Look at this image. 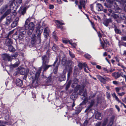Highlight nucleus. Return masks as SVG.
<instances>
[{
	"label": "nucleus",
	"instance_id": "obj_49",
	"mask_svg": "<svg viewBox=\"0 0 126 126\" xmlns=\"http://www.w3.org/2000/svg\"><path fill=\"white\" fill-rule=\"evenodd\" d=\"M94 100H92L90 105V107H92L94 105Z\"/></svg>",
	"mask_w": 126,
	"mask_h": 126
},
{
	"label": "nucleus",
	"instance_id": "obj_38",
	"mask_svg": "<svg viewBox=\"0 0 126 126\" xmlns=\"http://www.w3.org/2000/svg\"><path fill=\"white\" fill-rule=\"evenodd\" d=\"M115 89L117 93L118 94L119 93V92L121 89V88L120 87H117L115 88Z\"/></svg>",
	"mask_w": 126,
	"mask_h": 126
},
{
	"label": "nucleus",
	"instance_id": "obj_19",
	"mask_svg": "<svg viewBox=\"0 0 126 126\" xmlns=\"http://www.w3.org/2000/svg\"><path fill=\"white\" fill-rule=\"evenodd\" d=\"M65 74L64 73H63L62 75H61L59 78V81H62L64 80L65 79Z\"/></svg>",
	"mask_w": 126,
	"mask_h": 126
},
{
	"label": "nucleus",
	"instance_id": "obj_37",
	"mask_svg": "<svg viewBox=\"0 0 126 126\" xmlns=\"http://www.w3.org/2000/svg\"><path fill=\"white\" fill-rule=\"evenodd\" d=\"M71 83V81H70L68 82V83L66 85V90H67L69 88Z\"/></svg>",
	"mask_w": 126,
	"mask_h": 126
},
{
	"label": "nucleus",
	"instance_id": "obj_41",
	"mask_svg": "<svg viewBox=\"0 0 126 126\" xmlns=\"http://www.w3.org/2000/svg\"><path fill=\"white\" fill-rule=\"evenodd\" d=\"M69 54L71 58H74L75 57V56L74 54L70 51H69Z\"/></svg>",
	"mask_w": 126,
	"mask_h": 126
},
{
	"label": "nucleus",
	"instance_id": "obj_30",
	"mask_svg": "<svg viewBox=\"0 0 126 126\" xmlns=\"http://www.w3.org/2000/svg\"><path fill=\"white\" fill-rule=\"evenodd\" d=\"M114 118L113 117H111L110 118V121L108 125L107 126H111L113 124Z\"/></svg>",
	"mask_w": 126,
	"mask_h": 126
},
{
	"label": "nucleus",
	"instance_id": "obj_6",
	"mask_svg": "<svg viewBox=\"0 0 126 126\" xmlns=\"http://www.w3.org/2000/svg\"><path fill=\"white\" fill-rule=\"evenodd\" d=\"M41 72V70H40L39 72L36 73L35 74H34V76L32 77V84L34 86H36L38 85V79L39 76Z\"/></svg>",
	"mask_w": 126,
	"mask_h": 126
},
{
	"label": "nucleus",
	"instance_id": "obj_29",
	"mask_svg": "<svg viewBox=\"0 0 126 126\" xmlns=\"http://www.w3.org/2000/svg\"><path fill=\"white\" fill-rule=\"evenodd\" d=\"M55 23H56L57 25H58V24H59L60 25H64L65 24V23L63 22V21H60L58 20H56L55 22Z\"/></svg>",
	"mask_w": 126,
	"mask_h": 126
},
{
	"label": "nucleus",
	"instance_id": "obj_46",
	"mask_svg": "<svg viewBox=\"0 0 126 126\" xmlns=\"http://www.w3.org/2000/svg\"><path fill=\"white\" fill-rule=\"evenodd\" d=\"M6 16L4 14L0 18V21H1Z\"/></svg>",
	"mask_w": 126,
	"mask_h": 126
},
{
	"label": "nucleus",
	"instance_id": "obj_44",
	"mask_svg": "<svg viewBox=\"0 0 126 126\" xmlns=\"http://www.w3.org/2000/svg\"><path fill=\"white\" fill-rule=\"evenodd\" d=\"M69 43L72 45V46L74 47H75L76 45V43H72V41H69Z\"/></svg>",
	"mask_w": 126,
	"mask_h": 126
},
{
	"label": "nucleus",
	"instance_id": "obj_26",
	"mask_svg": "<svg viewBox=\"0 0 126 126\" xmlns=\"http://www.w3.org/2000/svg\"><path fill=\"white\" fill-rule=\"evenodd\" d=\"M112 96L113 98H115V100L118 101L119 103H121V102L119 100V99L116 95L115 93H114L112 94Z\"/></svg>",
	"mask_w": 126,
	"mask_h": 126
},
{
	"label": "nucleus",
	"instance_id": "obj_12",
	"mask_svg": "<svg viewBox=\"0 0 126 126\" xmlns=\"http://www.w3.org/2000/svg\"><path fill=\"white\" fill-rule=\"evenodd\" d=\"M122 74V73H119L118 72H115L112 73V76L115 79H116L119 78L121 76V75Z\"/></svg>",
	"mask_w": 126,
	"mask_h": 126
},
{
	"label": "nucleus",
	"instance_id": "obj_50",
	"mask_svg": "<svg viewBox=\"0 0 126 126\" xmlns=\"http://www.w3.org/2000/svg\"><path fill=\"white\" fill-rule=\"evenodd\" d=\"M83 67H85V68H87L88 70V66L86 63H83Z\"/></svg>",
	"mask_w": 126,
	"mask_h": 126
},
{
	"label": "nucleus",
	"instance_id": "obj_62",
	"mask_svg": "<svg viewBox=\"0 0 126 126\" xmlns=\"http://www.w3.org/2000/svg\"><path fill=\"white\" fill-rule=\"evenodd\" d=\"M49 8L50 9H52L54 8V6L53 5H50L49 6Z\"/></svg>",
	"mask_w": 126,
	"mask_h": 126
},
{
	"label": "nucleus",
	"instance_id": "obj_51",
	"mask_svg": "<svg viewBox=\"0 0 126 126\" xmlns=\"http://www.w3.org/2000/svg\"><path fill=\"white\" fill-rule=\"evenodd\" d=\"M108 11L109 12H110V14H109L108 15L110 16V14H113L112 13L113 11L111 9H109L108 10Z\"/></svg>",
	"mask_w": 126,
	"mask_h": 126
},
{
	"label": "nucleus",
	"instance_id": "obj_40",
	"mask_svg": "<svg viewBox=\"0 0 126 126\" xmlns=\"http://www.w3.org/2000/svg\"><path fill=\"white\" fill-rule=\"evenodd\" d=\"M8 8V6L7 5H5L2 8V10L3 12L5 11Z\"/></svg>",
	"mask_w": 126,
	"mask_h": 126
},
{
	"label": "nucleus",
	"instance_id": "obj_35",
	"mask_svg": "<svg viewBox=\"0 0 126 126\" xmlns=\"http://www.w3.org/2000/svg\"><path fill=\"white\" fill-rule=\"evenodd\" d=\"M14 31V30H13L10 31L8 34H7V36L5 37L6 38H8L10 35L12 34L13 33Z\"/></svg>",
	"mask_w": 126,
	"mask_h": 126
},
{
	"label": "nucleus",
	"instance_id": "obj_5",
	"mask_svg": "<svg viewBox=\"0 0 126 126\" xmlns=\"http://www.w3.org/2000/svg\"><path fill=\"white\" fill-rule=\"evenodd\" d=\"M26 31H20L19 32L18 31L16 32L15 34L13 35V37H15L16 35H17V34L18 32H19L18 34V36L16 39H18L20 40H22L23 39L24 35L26 33Z\"/></svg>",
	"mask_w": 126,
	"mask_h": 126
},
{
	"label": "nucleus",
	"instance_id": "obj_7",
	"mask_svg": "<svg viewBox=\"0 0 126 126\" xmlns=\"http://www.w3.org/2000/svg\"><path fill=\"white\" fill-rule=\"evenodd\" d=\"M13 2L10 4L11 8L14 9L15 7L16 8L18 7L19 5L22 2V0H12Z\"/></svg>",
	"mask_w": 126,
	"mask_h": 126
},
{
	"label": "nucleus",
	"instance_id": "obj_11",
	"mask_svg": "<svg viewBox=\"0 0 126 126\" xmlns=\"http://www.w3.org/2000/svg\"><path fill=\"white\" fill-rule=\"evenodd\" d=\"M49 30L48 27H46L44 29V35L45 38H47L49 35Z\"/></svg>",
	"mask_w": 126,
	"mask_h": 126
},
{
	"label": "nucleus",
	"instance_id": "obj_34",
	"mask_svg": "<svg viewBox=\"0 0 126 126\" xmlns=\"http://www.w3.org/2000/svg\"><path fill=\"white\" fill-rule=\"evenodd\" d=\"M72 69L70 68L68 73L67 74V79H69L72 72Z\"/></svg>",
	"mask_w": 126,
	"mask_h": 126
},
{
	"label": "nucleus",
	"instance_id": "obj_31",
	"mask_svg": "<svg viewBox=\"0 0 126 126\" xmlns=\"http://www.w3.org/2000/svg\"><path fill=\"white\" fill-rule=\"evenodd\" d=\"M8 47V49L9 51L11 52H13L15 51V48L13 47L11 45Z\"/></svg>",
	"mask_w": 126,
	"mask_h": 126
},
{
	"label": "nucleus",
	"instance_id": "obj_57",
	"mask_svg": "<svg viewBox=\"0 0 126 126\" xmlns=\"http://www.w3.org/2000/svg\"><path fill=\"white\" fill-rule=\"evenodd\" d=\"M101 124V123L98 122L96 124L95 126H100Z\"/></svg>",
	"mask_w": 126,
	"mask_h": 126
},
{
	"label": "nucleus",
	"instance_id": "obj_3",
	"mask_svg": "<svg viewBox=\"0 0 126 126\" xmlns=\"http://www.w3.org/2000/svg\"><path fill=\"white\" fill-rule=\"evenodd\" d=\"M42 65L39 69L37 73L39 72L40 70L41 71L42 70L43 72L46 71L48 68L50 67L51 66V65H48L47 64L49 62V59L48 58L46 55H44L42 57Z\"/></svg>",
	"mask_w": 126,
	"mask_h": 126
},
{
	"label": "nucleus",
	"instance_id": "obj_28",
	"mask_svg": "<svg viewBox=\"0 0 126 126\" xmlns=\"http://www.w3.org/2000/svg\"><path fill=\"white\" fill-rule=\"evenodd\" d=\"M10 9H8L5 13L4 14L6 16L9 14L11 11L13 10L14 9H12L11 8V5L10 4L9 6V8Z\"/></svg>",
	"mask_w": 126,
	"mask_h": 126
},
{
	"label": "nucleus",
	"instance_id": "obj_45",
	"mask_svg": "<svg viewBox=\"0 0 126 126\" xmlns=\"http://www.w3.org/2000/svg\"><path fill=\"white\" fill-rule=\"evenodd\" d=\"M84 56L86 58L88 59H89L91 57V56L90 55L88 54H85L84 55Z\"/></svg>",
	"mask_w": 126,
	"mask_h": 126
},
{
	"label": "nucleus",
	"instance_id": "obj_25",
	"mask_svg": "<svg viewBox=\"0 0 126 126\" xmlns=\"http://www.w3.org/2000/svg\"><path fill=\"white\" fill-rule=\"evenodd\" d=\"M96 8L98 11H101L102 10L103 7L101 4L99 3L97 4Z\"/></svg>",
	"mask_w": 126,
	"mask_h": 126
},
{
	"label": "nucleus",
	"instance_id": "obj_15",
	"mask_svg": "<svg viewBox=\"0 0 126 126\" xmlns=\"http://www.w3.org/2000/svg\"><path fill=\"white\" fill-rule=\"evenodd\" d=\"M18 20V18L17 17L15 18V20L11 24V26L12 28H14L16 26Z\"/></svg>",
	"mask_w": 126,
	"mask_h": 126
},
{
	"label": "nucleus",
	"instance_id": "obj_21",
	"mask_svg": "<svg viewBox=\"0 0 126 126\" xmlns=\"http://www.w3.org/2000/svg\"><path fill=\"white\" fill-rule=\"evenodd\" d=\"M16 85L20 86H21L23 84L22 81L18 78L16 79Z\"/></svg>",
	"mask_w": 126,
	"mask_h": 126
},
{
	"label": "nucleus",
	"instance_id": "obj_53",
	"mask_svg": "<svg viewBox=\"0 0 126 126\" xmlns=\"http://www.w3.org/2000/svg\"><path fill=\"white\" fill-rule=\"evenodd\" d=\"M112 83L113 84L116 85H117L118 84V82L116 81H113L112 82Z\"/></svg>",
	"mask_w": 126,
	"mask_h": 126
},
{
	"label": "nucleus",
	"instance_id": "obj_27",
	"mask_svg": "<svg viewBox=\"0 0 126 126\" xmlns=\"http://www.w3.org/2000/svg\"><path fill=\"white\" fill-rule=\"evenodd\" d=\"M12 21L11 16H8L6 18V24L8 25L10 24Z\"/></svg>",
	"mask_w": 126,
	"mask_h": 126
},
{
	"label": "nucleus",
	"instance_id": "obj_58",
	"mask_svg": "<svg viewBox=\"0 0 126 126\" xmlns=\"http://www.w3.org/2000/svg\"><path fill=\"white\" fill-rule=\"evenodd\" d=\"M59 4H61L62 3V2L61 0H55V1Z\"/></svg>",
	"mask_w": 126,
	"mask_h": 126
},
{
	"label": "nucleus",
	"instance_id": "obj_47",
	"mask_svg": "<svg viewBox=\"0 0 126 126\" xmlns=\"http://www.w3.org/2000/svg\"><path fill=\"white\" fill-rule=\"evenodd\" d=\"M88 123V121L86 120L85 121L83 125V126H87Z\"/></svg>",
	"mask_w": 126,
	"mask_h": 126
},
{
	"label": "nucleus",
	"instance_id": "obj_13",
	"mask_svg": "<svg viewBox=\"0 0 126 126\" xmlns=\"http://www.w3.org/2000/svg\"><path fill=\"white\" fill-rule=\"evenodd\" d=\"M26 8H23L22 7H20L19 10V13L20 14L24 15L26 12Z\"/></svg>",
	"mask_w": 126,
	"mask_h": 126
},
{
	"label": "nucleus",
	"instance_id": "obj_2",
	"mask_svg": "<svg viewBox=\"0 0 126 126\" xmlns=\"http://www.w3.org/2000/svg\"><path fill=\"white\" fill-rule=\"evenodd\" d=\"M38 31L39 33H38L37 37H36L35 34H33L31 37V43L32 44H34L35 43L39 44L41 42V35L42 32L43 31L42 29H37L36 30V33H38Z\"/></svg>",
	"mask_w": 126,
	"mask_h": 126
},
{
	"label": "nucleus",
	"instance_id": "obj_14",
	"mask_svg": "<svg viewBox=\"0 0 126 126\" xmlns=\"http://www.w3.org/2000/svg\"><path fill=\"white\" fill-rule=\"evenodd\" d=\"M95 118L97 119L101 120L102 118V114L98 112H97L95 114Z\"/></svg>",
	"mask_w": 126,
	"mask_h": 126
},
{
	"label": "nucleus",
	"instance_id": "obj_17",
	"mask_svg": "<svg viewBox=\"0 0 126 126\" xmlns=\"http://www.w3.org/2000/svg\"><path fill=\"white\" fill-rule=\"evenodd\" d=\"M5 43L6 46L8 47L11 45L12 43V41L10 39L7 38L6 40Z\"/></svg>",
	"mask_w": 126,
	"mask_h": 126
},
{
	"label": "nucleus",
	"instance_id": "obj_60",
	"mask_svg": "<svg viewBox=\"0 0 126 126\" xmlns=\"http://www.w3.org/2000/svg\"><path fill=\"white\" fill-rule=\"evenodd\" d=\"M115 70V69H111L109 70V73H111Z\"/></svg>",
	"mask_w": 126,
	"mask_h": 126
},
{
	"label": "nucleus",
	"instance_id": "obj_18",
	"mask_svg": "<svg viewBox=\"0 0 126 126\" xmlns=\"http://www.w3.org/2000/svg\"><path fill=\"white\" fill-rule=\"evenodd\" d=\"M119 19H117L116 21H117V22L119 23L120 22V20L121 19H124V17H125V16L124 15L123 13H120L119 14Z\"/></svg>",
	"mask_w": 126,
	"mask_h": 126
},
{
	"label": "nucleus",
	"instance_id": "obj_24",
	"mask_svg": "<svg viewBox=\"0 0 126 126\" xmlns=\"http://www.w3.org/2000/svg\"><path fill=\"white\" fill-rule=\"evenodd\" d=\"M110 15L112 16L114 19L119 20V14H110Z\"/></svg>",
	"mask_w": 126,
	"mask_h": 126
},
{
	"label": "nucleus",
	"instance_id": "obj_10",
	"mask_svg": "<svg viewBox=\"0 0 126 126\" xmlns=\"http://www.w3.org/2000/svg\"><path fill=\"white\" fill-rule=\"evenodd\" d=\"M87 0H80L79 1L80 5H78V8L80 9L82 8V6L83 7L85 6V5L87 3Z\"/></svg>",
	"mask_w": 126,
	"mask_h": 126
},
{
	"label": "nucleus",
	"instance_id": "obj_48",
	"mask_svg": "<svg viewBox=\"0 0 126 126\" xmlns=\"http://www.w3.org/2000/svg\"><path fill=\"white\" fill-rule=\"evenodd\" d=\"M83 66V63H80L78 64L79 67L81 69L82 68Z\"/></svg>",
	"mask_w": 126,
	"mask_h": 126
},
{
	"label": "nucleus",
	"instance_id": "obj_33",
	"mask_svg": "<svg viewBox=\"0 0 126 126\" xmlns=\"http://www.w3.org/2000/svg\"><path fill=\"white\" fill-rule=\"evenodd\" d=\"M58 63H57L56 65V66L55 68L53 70V72L54 74H56L57 73V70H58Z\"/></svg>",
	"mask_w": 126,
	"mask_h": 126
},
{
	"label": "nucleus",
	"instance_id": "obj_61",
	"mask_svg": "<svg viewBox=\"0 0 126 126\" xmlns=\"http://www.w3.org/2000/svg\"><path fill=\"white\" fill-rule=\"evenodd\" d=\"M106 94L108 98H109L110 97V93L108 92H107Z\"/></svg>",
	"mask_w": 126,
	"mask_h": 126
},
{
	"label": "nucleus",
	"instance_id": "obj_42",
	"mask_svg": "<svg viewBox=\"0 0 126 126\" xmlns=\"http://www.w3.org/2000/svg\"><path fill=\"white\" fill-rule=\"evenodd\" d=\"M125 93L124 92H122L119 93L118 94V95L121 96H122L125 95Z\"/></svg>",
	"mask_w": 126,
	"mask_h": 126
},
{
	"label": "nucleus",
	"instance_id": "obj_4",
	"mask_svg": "<svg viewBox=\"0 0 126 126\" xmlns=\"http://www.w3.org/2000/svg\"><path fill=\"white\" fill-rule=\"evenodd\" d=\"M28 19L26 20L25 23V29L27 34L29 35H31L34 29V25L33 22L30 23L28 25Z\"/></svg>",
	"mask_w": 126,
	"mask_h": 126
},
{
	"label": "nucleus",
	"instance_id": "obj_32",
	"mask_svg": "<svg viewBox=\"0 0 126 126\" xmlns=\"http://www.w3.org/2000/svg\"><path fill=\"white\" fill-rule=\"evenodd\" d=\"M52 49L53 51H56L58 50V48L56 45L54 44L52 47Z\"/></svg>",
	"mask_w": 126,
	"mask_h": 126
},
{
	"label": "nucleus",
	"instance_id": "obj_22",
	"mask_svg": "<svg viewBox=\"0 0 126 126\" xmlns=\"http://www.w3.org/2000/svg\"><path fill=\"white\" fill-rule=\"evenodd\" d=\"M69 61L68 62L67 61L66 58L65 57H63L62 60V64L65 66L69 65L68 63H69Z\"/></svg>",
	"mask_w": 126,
	"mask_h": 126
},
{
	"label": "nucleus",
	"instance_id": "obj_56",
	"mask_svg": "<svg viewBox=\"0 0 126 126\" xmlns=\"http://www.w3.org/2000/svg\"><path fill=\"white\" fill-rule=\"evenodd\" d=\"M91 107H90V105L85 110V112H87Z\"/></svg>",
	"mask_w": 126,
	"mask_h": 126
},
{
	"label": "nucleus",
	"instance_id": "obj_39",
	"mask_svg": "<svg viewBox=\"0 0 126 126\" xmlns=\"http://www.w3.org/2000/svg\"><path fill=\"white\" fill-rule=\"evenodd\" d=\"M114 30L115 32L117 33H120L121 32V31L117 27L115 28Z\"/></svg>",
	"mask_w": 126,
	"mask_h": 126
},
{
	"label": "nucleus",
	"instance_id": "obj_63",
	"mask_svg": "<svg viewBox=\"0 0 126 126\" xmlns=\"http://www.w3.org/2000/svg\"><path fill=\"white\" fill-rule=\"evenodd\" d=\"M98 36L99 37V38H100V40H101V39L100 37H102L101 34V33L99 32H98Z\"/></svg>",
	"mask_w": 126,
	"mask_h": 126
},
{
	"label": "nucleus",
	"instance_id": "obj_64",
	"mask_svg": "<svg viewBox=\"0 0 126 126\" xmlns=\"http://www.w3.org/2000/svg\"><path fill=\"white\" fill-rule=\"evenodd\" d=\"M96 67L98 69H100L101 68V67L99 65H97L96 66Z\"/></svg>",
	"mask_w": 126,
	"mask_h": 126
},
{
	"label": "nucleus",
	"instance_id": "obj_8",
	"mask_svg": "<svg viewBox=\"0 0 126 126\" xmlns=\"http://www.w3.org/2000/svg\"><path fill=\"white\" fill-rule=\"evenodd\" d=\"M20 74L24 75L25 77H26V75L29 72V70L28 69H25L24 68H22L20 70Z\"/></svg>",
	"mask_w": 126,
	"mask_h": 126
},
{
	"label": "nucleus",
	"instance_id": "obj_1",
	"mask_svg": "<svg viewBox=\"0 0 126 126\" xmlns=\"http://www.w3.org/2000/svg\"><path fill=\"white\" fill-rule=\"evenodd\" d=\"M72 84V87L73 88H76L77 89H79V94L81 95V98L83 100L79 106L76 109L75 113L78 114L81 111L83 107L82 105H85L86 104V101H87L88 98L86 96V89H84V86L83 85L80 86L79 85H78L77 84L79 82L78 80L76 78H75L73 80H70Z\"/></svg>",
	"mask_w": 126,
	"mask_h": 126
},
{
	"label": "nucleus",
	"instance_id": "obj_9",
	"mask_svg": "<svg viewBox=\"0 0 126 126\" xmlns=\"http://www.w3.org/2000/svg\"><path fill=\"white\" fill-rule=\"evenodd\" d=\"M2 57L3 60L8 61H11V57L10 56L7 54H3L2 56Z\"/></svg>",
	"mask_w": 126,
	"mask_h": 126
},
{
	"label": "nucleus",
	"instance_id": "obj_36",
	"mask_svg": "<svg viewBox=\"0 0 126 126\" xmlns=\"http://www.w3.org/2000/svg\"><path fill=\"white\" fill-rule=\"evenodd\" d=\"M108 121L107 119H105L103 123L102 126H105L107 123Z\"/></svg>",
	"mask_w": 126,
	"mask_h": 126
},
{
	"label": "nucleus",
	"instance_id": "obj_55",
	"mask_svg": "<svg viewBox=\"0 0 126 126\" xmlns=\"http://www.w3.org/2000/svg\"><path fill=\"white\" fill-rule=\"evenodd\" d=\"M101 44L102 46L103 47V48L105 49L106 47L105 44L103 43H101Z\"/></svg>",
	"mask_w": 126,
	"mask_h": 126
},
{
	"label": "nucleus",
	"instance_id": "obj_59",
	"mask_svg": "<svg viewBox=\"0 0 126 126\" xmlns=\"http://www.w3.org/2000/svg\"><path fill=\"white\" fill-rule=\"evenodd\" d=\"M120 73H122V74L121 75V76L122 77L124 78L125 79H126V76L124 75H123V73L122 72H121Z\"/></svg>",
	"mask_w": 126,
	"mask_h": 126
},
{
	"label": "nucleus",
	"instance_id": "obj_52",
	"mask_svg": "<svg viewBox=\"0 0 126 126\" xmlns=\"http://www.w3.org/2000/svg\"><path fill=\"white\" fill-rule=\"evenodd\" d=\"M103 70L104 71H105V72L109 73V70H108L107 68H103Z\"/></svg>",
	"mask_w": 126,
	"mask_h": 126
},
{
	"label": "nucleus",
	"instance_id": "obj_16",
	"mask_svg": "<svg viewBox=\"0 0 126 126\" xmlns=\"http://www.w3.org/2000/svg\"><path fill=\"white\" fill-rule=\"evenodd\" d=\"M111 22V19H105L104 22H103V24L104 25H105L106 27H107L108 26V24Z\"/></svg>",
	"mask_w": 126,
	"mask_h": 126
},
{
	"label": "nucleus",
	"instance_id": "obj_20",
	"mask_svg": "<svg viewBox=\"0 0 126 126\" xmlns=\"http://www.w3.org/2000/svg\"><path fill=\"white\" fill-rule=\"evenodd\" d=\"M17 62L14 64L11 65L10 66V68H13L17 67L19 65L20 62L18 59H16Z\"/></svg>",
	"mask_w": 126,
	"mask_h": 126
},
{
	"label": "nucleus",
	"instance_id": "obj_54",
	"mask_svg": "<svg viewBox=\"0 0 126 126\" xmlns=\"http://www.w3.org/2000/svg\"><path fill=\"white\" fill-rule=\"evenodd\" d=\"M58 61V58H57L56 59L55 61L54 64H53V66H55V65L56 64V63H57Z\"/></svg>",
	"mask_w": 126,
	"mask_h": 126
},
{
	"label": "nucleus",
	"instance_id": "obj_23",
	"mask_svg": "<svg viewBox=\"0 0 126 126\" xmlns=\"http://www.w3.org/2000/svg\"><path fill=\"white\" fill-rule=\"evenodd\" d=\"M97 78L103 84H105L106 83V81L105 79L99 75H97Z\"/></svg>",
	"mask_w": 126,
	"mask_h": 126
},
{
	"label": "nucleus",
	"instance_id": "obj_43",
	"mask_svg": "<svg viewBox=\"0 0 126 126\" xmlns=\"http://www.w3.org/2000/svg\"><path fill=\"white\" fill-rule=\"evenodd\" d=\"M52 35L53 38L56 40V41H57V37L56 36L55 33L54 32H53Z\"/></svg>",
	"mask_w": 126,
	"mask_h": 126
}]
</instances>
